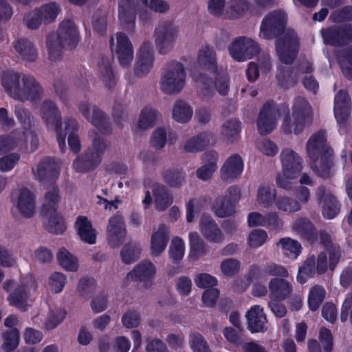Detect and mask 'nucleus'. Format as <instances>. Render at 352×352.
I'll use <instances>...</instances> for the list:
<instances>
[{"label":"nucleus","instance_id":"f257e3e1","mask_svg":"<svg viewBox=\"0 0 352 352\" xmlns=\"http://www.w3.org/2000/svg\"><path fill=\"white\" fill-rule=\"evenodd\" d=\"M287 15L281 10H273L263 19L258 36L265 40L276 38V50L280 60L292 65L298 52L299 39L296 32L286 29Z\"/></svg>","mask_w":352,"mask_h":352},{"label":"nucleus","instance_id":"f03ea898","mask_svg":"<svg viewBox=\"0 0 352 352\" xmlns=\"http://www.w3.org/2000/svg\"><path fill=\"white\" fill-rule=\"evenodd\" d=\"M306 153L311 170L324 179L334 175V152L327 142V133L320 130L313 133L306 143Z\"/></svg>","mask_w":352,"mask_h":352},{"label":"nucleus","instance_id":"7ed1b4c3","mask_svg":"<svg viewBox=\"0 0 352 352\" xmlns=\"http://www.w3.org/2000/svg\"><path fill=\"white\" fill-rule=\"evenodd\" d=\"M79 42V34L74 23L70 20L63 21L58 28L56 34L47 36V48L49 58L56 62L62 58L63 50H73Z\"/></svg>","mask_w":352,"mask_h":352},{"label":"nucleus","instance_id":"20e7f679","mask_svg":"<svg viewBox=\"0 0 352 352\" xmlns=\"http://www.w3.org/2000/svg\"><path fill=\"white\" fill-rule=\"evenodd\" d=\"M311 122V107L304 98H295L292 114L283 119L282 129L285 134L298 135L302 133L307 123Z\"/></svg>","mask_w":352,"mask_h":352},{"label":"nucleus","instance_id":"39448f33","mask_svg":"<svg viewBox=\"0 0 352 352\" xmlns=\"http://www.w3.org/2000/svg\"><path fill=\"white\" fill-rule=\"evenodd\" d=\"M186 76L185 69L182 63L177 60L168 63L160 76L161 91L168 95L179 93L185 86Z\"/></svg>","mask_w":352,"mask_h":352},{"label":"nucleus","instance_id":"423d86ee","mask_svg":"<svg viewBox=\"0 0 352 352\" xmlns=\"http://www.w3.org/2000/svg\"><path fill=\"white\" fill-rule=\"evenodd\" d=\"M39 114L47 128L54 129L60 149L63 152L66 148L65 135L61 133L62 116L57 104L50 99L43 100L39 107Z\"/></svg>","mask_w":352,"mask_h":352},{"label":"nucleus","instance_id":"0eeeda50","mask_svg":"<svg viewBox=\"0 0 352 352\" xmlns=\"http://www.w3.org/2000/svg\"><path fill=\"white\" fill-rule=\"evenodd\" d=\"M178 32V27L171 21H161L157 23L153 32V38L160 54H166L173 50Z\"/></svg>","mask_w":352,"mask_h":352},{"label":"nucleus","instance_id":"6e6552de","mask_svg":"<svg viewBox=\"0 0 352 352\" xmlns=\"http://www.w3.org/2000/svg\"><path fill=\"white\" fill-rule=\"evenodd\" d=\"M230 56L236 61H245L253 58L261 51L258 44L250 38L240 36L228 47Z\"/></svg>","mask_w":352,"mask_h":352},{"label":"nucleus","instance_id":"1a4fd4ad","mask_svg":"<svg viewBox=\"0 0 352 352\" xmlns=\"http://www.w3.org/2000/svg\"><path fill=\"white\" fill-rule=\"evenodd\" d=\"M321 34L324 43L332 46H343L352 41V25H333L323 28Z\"/></svg>","mask_w":352,"mask_h":352},{"label":"nucleus","instance_id":"9d476101","mask_svg":"<svg viewBox=\"0 0 352 352\" xmlns=\"http://www.w3.org/2000/svg\"><path fill=\"white\" fill-rule=\"evenodd\" d=\"M154 60L152 43L150 41L143 42L136 54L133 66L134 75L138 78L146 76L153 68Z\"/></svg>","mask_w":352,"mask_h":352},{"label":"nucleus","instance_id":"9b49d317","mask_svg":"<svg viewBox=\"0 0 352 352\" xmlns=\"http://www.w3.org/2000/svg\"><path fill=\"white\" fill-rule=\"evenodd\" d=\"M279 116L280 111L275 102H265L260 110L256 122L259 133L263 135L270 133L275 129Z\"/></svg>","mask_w":352,"mask_h":352},{"label":"nucleus","instance_id":"f8f14e48","mask_svg":"<svg viewBox=\"0 0 352 352\" xmlns=\"http://www.w3.org/2000/svg\"><path fill=\"white\" fill-rule=\"evenodd\" d=\"M116 43H113V37L110 43L113 54H116L119 63L123 67H129L133 58V47L129 38L122 32L116 34Z\"/></svg>","mask_w":352,"mask_h":352},{"label":"nucleus","instance_id":"ddd939ff","mask_svg":"<svg viewBox=\"0 0 352 352\" xmlns=\"http://www.w3.org/2000/svg\"><path fill=\"white\" fill-rule=\"evenodd\" d=\"M127 231L123 217L120 214L112 216L107 227V239L109 245L113 248H119L126 240Z\"/></svg>","mask_w":352,"mask_h":352},{"label":"nucleus","instance_id":"4468645a","mask_svg":"<svg viewBox=\"0 0 352 352\" xmlns=\"http://www.w3.org/2000/svg\"><path fill=\"white\" fill-rule=\"evenodd\" d=\"M140 0H121L118 5V21L123 30L129 34L135 30L138 3Z\"/></svg>","mask_w":352,"mask_h":352},{"label":"nucleus","instance_id":"2eb2a0df","mask_svg":"<svg viewBox=\"0 0 352 352\" xmlns=\"http://www.w3.org/2000/svg\"><path fill=\"white\" fill-rule=\"evenodd\" d=\"M282 171L289 177H298L302 170V160L293 150L286 148L280 153Z\"/></svg>","mask_w":352,"mask_h":352},{"label":"nucleus","instance_id":"dca6fc26","mask_svg":"<svg viewBox=\"0 0 352 352\" xmlns=\"http://www.w3.org/2000/svg\"><path fill=\"white\" fill-rule=\"evenodd\" d=\"M316 196L318 203L322 202V214L324 218L333 219L340 212L339 203L324 186H320L316 192Z\"/></svg>","mask_w":352,"mask_h":352},{"label":"nucleus","instance_id":"f3484780","mask_svg":"<svg viewBox=\"0 0 352 352\" xmlns=\"http://www.w3.org/2000/svg\"><path fill=\"white\" fill-rule=\"evenodd\" d=\"M170 239L169 227L164 223L154 228L151 236V255L158 257L164 252Z\"/></svg>","mask_w":352,"mask_h":352},{"label":"nucleus","instance_id":"a211bd4d","mask_svg":"<svg viewBox=\"0 0 352 352\" xmlns=\"http://www.w3.org/2000/svg\"><path fill=\"white\" fill-rule=\"evenodd\" d=\"M32 170L40 182L52 181L58 177L59 165L55 159L45 157L40 161L36 168L32 167Z\"/></svg>","mask_w":352,"mask_h":352},{"label":"nucleus","instance_id":"6ab92c4d","mask_svg":"<svg viewBox=\"0 0 352 352\" xmlns=\"http://www.w3.org/2000/svg\"><path fill=\"white\" fill-rule=\"evenodd\" d=\"M156 274V267L148 260L140 262L126 274V279L131 281H146L154 278Z\"/></svg>","mask_w":352,"mask_h":352},{"label":"nucleus","instance_id":"aec40b11","mask_svg":"<svg viewBox=\"0 0 352 352\" xmlns=\"http://www.w3.org/2000/svg\"><path fill=\"white\" fill-rule=\"evenodd\" d=\"M270 298L284 300L289 297L293 292L292 283L283 278H272L268 284Z\"/></svg>","mask_w":352,"mask_h":352},{"label":"nucleus","instance_id":"412c9836","mask_svg":"<svg viewBox=\"0 0 352 352\" xmlns=\"http://www.w3.org/2000/svg\"><path fill=\"white\" fill-rule=\"evenodd\" d=\"M199 227L201 234L209 241L220 243L223 240V234L214 220L209 215L203 214Z\"/></svg>","mask_w":352,"mask_h":352},{"label":"nucleus","instance_id":"4be33fe9","mask_svg":"<svg viewBox=\"0 0 352 352\" xmlns=\"http://www.w3.org/2000/svg\"><path fill=\"white\" fill-rule=\"evenodd\" d=\"M197 60L201 69L212 74L217 73V54L213 47L209 45L202 47L198 52Z\"/></svg>","mask_w":352,"mask_h":352},{"label":"nucleus","instance_id":"5701e85b","mask_svg":"<svg viewBox=\"0 0 352 352\" xmlns=\"http://www.w3.org/2000/svg\"><path fill=\"white\" fill-rule=\"evenodd\" d=\"M351 98L344 90H340L334 99V113L339 124L344 123L350 115Z\"/></svg>","mask_w":352,"mask_h":352},{"label":"nucleus","instance_id":"b1692460","mask_svg":"<svg viewBox=\"0 0 352 352\" xmlns=\"http://www.w3.org/2000/svg\"><path fill=\"white\" fill-rule=\"evenodd\" d=\"M248 328L251 332H263L267 329V320L263 310L254 305L246 313Z\"/></svg>","mask_w":352,"mask_h":352},{"label":"nucleus","instance_id":"393cba45","mask_svg":"<svg viewBox=\"0 0 352 352\" xmlns=\"http://www.w3.org/2000/svg\"><path fill=\"white\" fill-rule=\"evenodd\" d=\"M243 162L238 154L229 157L221 168V177L226 181L238 177L242 173Z\"/></svg>","mask_w":352,"mask_h":352},{"label":"nucleus","instance_id":"a878e982","mask_svg":"<svg viewBox=\"0 0 352 352\" xmlns=\"http://www.w3.org/2000/svg\"><path fill=\"white\" fill-rule=\"evenodd\" d=\"M20 102H40L44 97V89L41 84L32 75H29Z\"/></svg>","mask_w":352,"mask_h":352},{"label":"nucleus","instance_id":"bb28decb","mask_svg":"<svg viewBox=\"0 0 352 352\" xmlns=\"http://www.w3.org/2000/svg\"><path fill=\"white\" fill-rule=\"evenodd\" d=\"M293 229L301 238L311 243H314L318 239L317 229L307 217L297 219L294 223Z\"/></svg>","mask_w":352,"mask_h":352},{"label":"nucleus","instance_id":"cd10ccee","mask_svg":"<svg viewBox=\"0 0 352 352\" xmlns=\"http://www.w3.org/2000/svg\"><path fill=\"white\" fill-rule=\"evenodd\" d=\"M155 208L159 211L166 210L173 201V195L166 186L155 183L152 186Z\"/></svg>","mask_w":352,"mask_h":352},{"label":"nucleus","instance_id":"c85d7f7f","mask_svg":"<svg viewBox=\"0 0 352 352\" xmlns=\"http://www.w3.org/2000/svg\"><path fill=\"white\" fill-rule=\"evenodd\" d=\"M17 208L20 214L25 218H31L35 214V197L28 188H22L20 191Z\"/></svg>","mask_w":352,"mask_h":352},{"label":"nucleus","instance_id":"c756f323","mask_svg":"<svg viewBox=\"0 0 352 352\" xmlns=\"http://www.w3.org/2000/svg\"><path fill=\"white\" fill-rule=\"evenodd\" d=\"M18 56L28 62L35 61L38 53L34 44L25 38H19L13 43Z\"/></svg>","mask_w":352,"mask_h":352},{"label":"nucleus","instance_id":"7c9ffc66","mask_svg":"<svg viewBox=\"0 0 352 352\" xmlns=\"http://www.w3.org/2000/svg\"><path fill=\"white\" fill-rule=\"evenodd\" d=\"M89 137L91 140V144L88 151L101 162L102 157L109 148V144L104 138L95 130L89 133Z\"/></svg>","mask_w":352,"mask_h":352},{"label":"nucleus","instance_id":"2f4dec72","mask_svg":"<svg viewBox=\"0 0 352 352\" xmlns=\"http://www.w3.org/2000/svg\"><path fill=\"white\" fill-rule=\"evenodd\" d=\"M78 234L82 241L89 244H94L96 239L95 230L86 217H78L76 221Z\"/></svg>","mask_w":352,"mask_h":352},{"label":"nucleus","instance_id":"473e14b6","mask_svg":"<svg viewBox=\"0 0 352 352\" xmlns=\"http://www.w3.org/2000/svg\"><path fill=\"white\" fill-rule=\"evenodd\" d=\"M164 182L170 188H179L186 182V173L180 168H168L162 173Z\"/></svg>","mask_w":352,"mask_h":352},{"label":"nucleus","instance_id":"72a5a7b5","mask_svg":"<svg viewBox=\"0 0 352 352\" xmlns=\"http://www.w3.org/2000/svg\"><path fill=\"white\" fill-rule=\"evenodd\" d=\"M141 252L142 249L139 243L133 241H129L123 246L120 255L122 261L126 265H129L140 258Z\"/></svg>","mask_w":352,"mask_h":352},{"label":"nucleus","instance_id":"f704fd0d","mask_svg":"<svg viewBox=\"0 0 352 352\" xmlns=\"http://www.w3.org/2000/svg\"><path fill=\"white\" fill-rule=\"evenodd\" d=\"M212 139V135L211 133H201L187 141L184 146V150L188 153L201 151L210 144Z\"/></svg>","mask_w":352,"mask_h":352},{"label":"nucleus","instance_id":"c9c22d12","mask_svg":"<svg viewBox=\"0 0 352 352\" xmlns=\"http://www.w3.org/2000/svg\"><path fill=\"white\" fill-rule=\"evenodd\" d=\"M241 124L236 119H230L226 121L221 126V134L223 139L229 142L234 143L240 135Z\"/></svg>","mask_w":352,"mask_h":352},{"label":"nucleus","instance_id":"e433bc0d","mask_svg":"<svg viewBox=\"0 0 352 352\" xmlns=\"http://www.w3.org/2000/svg\"><path fill=\"white\" fill-rule=\"evenodd\" d=\"M100 163L87 151L74 160L73 166L76 171L84 173L94 170Z\"/></svg>","mask_w":352,"mask_h":352},{"label":"nucleus","instance_id":"4c0bfd02","mask_svg":"<svg viewBox=\"0 0 352 352\" xmlns=\"http://www.w3.org/2000/svg\"><path fill=\"white\" fill-rule=\"evenodd\" d=\"M192 109L186 102L181 100L175 102L173 108V118L175 121L186 123L192 118Z\"/></svg>","mask_w":352,"mask_h":352},{"label":"nucleus","instance_id":"58836bf2","mask_svg":"<svg viewBox=\"0 0 352 352\" xmlns=\"http://www.w3.org/2000/svg\"><path fill=\"white\" fill-rule=\"evenodd\" d=\"M275 206L279 211L288 214L297 212L302 208L301 204L297 199L285 195L276 197Z\"/></svg>","mask_w":352,"mask_h":352},{"label":"nucleus","instance_id":"ea45409f","mask_svg":"<svg viewBox=\"0 0 352 352\" xmlns=\"http://www.w3.org/2000/svg\"><path fill=\"white\" fill-rule=\"evenodd\" d=\"M28 294L23 285L16 287L14 292L8 297L9 303L21 311H26L28 307Z\"/></svg>","mask_w":352,"mask_h":352},{"label":"nucleus","instance_id":"a19ab883","mask_svg":"<svg viewBox=\"0 0 352 352\" xmlns=\"http://www.w3.org/2000/svg\"><path fill=\"white\" fill-rule=\"evenodd\" d=\"M14 114L25 130L35 127L38 122L36 118L32 114L30 110L22 104L15 106Z\"/></svg>","mask_w":352,"mask_h":352},{"label":"nucleus","instance_id":"79ce46f5","mask_svg":"<svg viewBox=\"0 0 352 352\" xmlns=\"http://www.w3.org/2000/svg\"><path fill=\"white\" fill-rule=\"evenodd\" d=\"M236 204L228 197H219L214 204L215 214L221 218L229 217L234 213Z\"/></svg>","mask_w":352,"mask_h":352},{"label":"nucleus","instance_id":"37998d69","mask_svg":"<svg viewBox=\"0 0 352 352\" xmlns=\"http://www.w3.org/2000/svg\"><path fill=\"white\" fill-rule=\"evenodd\" d=\"M41 14L44 24H50L54 22L57 16L61 11L60 6L56 2H50L37 8Z\"/></svg>","mask_w":352,"mask_h":352},{"label":"nucleus","instance_id":"c03bdc74","mask_svg":"<svg viewBox=\"0 0 352 352\" xmlns=\"http://www.w3.org/2000/svg\"><path fill=\"white\" fill-rule=\"evenodd\" d=\"M276 245L280 246L284 253L293 258H296L302 251L300 243L289 237L281 238L276 243Z\"/></svg>","mask_w":352,"mask_h":352},{"label":"nucleus","instance_id":"a18cd8bd","mask_svg":"<svg viewBox=\"0 0 352 352\" xmlns=\"http://www.w3.org/2000/svg\"><path fill=\"white\" fill-rule=\"evenodd\" d=\"M316 272V258L312 255L307 257L299 268L297 280L299 283L303 284L307 279L314 277Z\"/></svg>","mask_w":352,"mask_h":352},{"label":"nucleus","instance_id":"49530a36","mask_svg":"<svg viewBox=\"0 0 352 352\" xmlns=\"http://www.w3.org/2000/svg\"><path fill=\"white\" fill-rule=\"evenodd\" d=\"M21 140L19 147L27 153H32L38 147V140L36 133L30 129L21 132Z\"/></svg>","mask_w":352,"mask_h":352},{"label":"nucleus","instance_id":"de8ad7c7","mask_svg":"<svg viewBox=\"0 0 352 352\" xmlns=\"http://www.w3.org/2000/svg\"><path fill=\"white\" fill-rule=\"evenodd\" d=\"M20 72H15L14 71H8L3 72L1 77V84L6 92L13 98L15 95L16 88L17 83L21 76Z\"/></svg>","mask_w":352,"mask_h":352},{"label":"nucleus","instance_id":"09e8293b","mask_svg":"<svg viewBox=\"0 0 352 352\" xmlns=\"http://www.w3.org/2000/svg\"><path fill=\"white\" fill-rule=\"evenodd\" d=\"M249 9L246 0H230L227 4L226 12L230 19H238L243 16Z\"/></svg>","mask_w":352,"mask_h":352},{"label":"nucleus","instance_id":"8fccbe9b","mask_svg":"<svg viewBox=\"0 0 352 352\" xmlns=\"http://www.w3.org/2000/svg\"><path fill=\"white\" fill-rule=\"evenodd\" d=\"M21 135V131H14L9 135H0V155L19 146Z\"/></svg>","mask_w":352,"mask_h":352},{"label":"nucleus","instance_id":"3c124183","mask_svg":"<svg viewBox=\"0 0 352 352\" xmlns=\"http://www.w3.org/2000/svg\"><path fill=\"white\" fill-rule=\"evenodd\" d=\"M90 122L103 133H109L111 131L109 120L107 115L96 107V111L91 115Z\"/></svg>","mask_w":352,"mask_h":352},{"label":"nucleus","instance_id":"603ef678","mask_svg":"<svg viewBox=\"0 0 352 352\" xmlns=\"http://www.w3.org/2000/svg\"><path fill=\"white\" fill-rule=\"evenodd\" d=\"M98 73L102 80L111 87L114 82V76L111 68V60L102 56L98 61Z\"/></svg>","mask_w":352,"mask_h":352},{"label":"nucleus","instance_id":"864d4df0","mask_svg":"<svg viewBox=\"0 0 352 352\" xmlns=\"http://www.w3.org/2000/svg\"><path fill=\"white\" fill-rule=\"evenodd\" d=\"M58 263L68 271H76L78 269L77 259L66 248H60L57 253Z\"/></svg>","mask_w":352,"mask_h":352},{"label":"nucleus","instance_id":"5fc2aeb1","mask_svg":"<svg viewBox=\"0 0 352 352\" xmlns=\"http://www.w3.org/2000/svg\"><path fill=\"white\" fill-rule=\"evenodd\" d=\"M276 191L269 186H263L257 191V201L265 208L272 205L276 200Z\"/></svg>","mask_w":352,"mask_h":352},{"label":"nucleus","instance_id":"6e6d98bb","mask_svg":"<svg viewBox=\"0 0 352 352\" xmlns=\"http://www.w3.org/2000/svg\"><path fill=\"white\" fill-rule=\"evenodd\" d=\"M3 343L2 348L6 351H12L19 345V332L18 329L14 328L6 331L3 334Z\"/></svg>","mask_w":352,"mask_h":352},{"label":"nucleus","instance_id":"4d7b16f0","mask_svg":"<svg viewBox=\"0 0 352 352\" xmlns=\"http://www.w3.org/2000/svg\"><path fill=\"white\" fill-rule=\"evenodd\" d=\"M326 292L321 286H314L309 292L308 298V303L309 308L312 311H316L318 309L321 303L325 298Z\"/></svg>","mask_w":352,"mask_h":352},{"label":"nucleus","instance_id":"13d9d810","mask_svg":"<svg viewBox=\"0 0 352 352\" xmlns=\"http://www.w3.org/2000/svg\"><path fill=\"white\" fill-rule=\"evenodd\" d=\"M184 250L183 241L179 237L173 238L168 249L169 256L173 263H177L183 258Z\"/></svg>","mask_w":352,"mask_h":352},{"label":"nucleus","instance_id":"bf43d9fd","mask_svg":"<svg viewBox=\"0 0 352 352\" xmlns=\"http://www.w3.org/2000/svg\"><path fill=\"white\" fill-rule=\"evenodd\" d=\"M158 116V111L152 109H144L139 119L138 126L142 129H148L154 126Z\"/></svg>","mask_w":352,"mask_h":352},{"label":"nucleus","instance_id":"052dcab7","mask_svg":"<svg viewBox=\"0 0 352 352\" xmlns=\"http://www.w3.org/2000/svg\"><path fill=\"white\" fill-rule=\"evenodd\" d=\"M45 218L47 219L45 228L48 232L56 234L63 233L65 230V226L62 217L58 213Z\"/></svg>","mask_w":352,"mask_h":352},{"label":"nucleus","instance_id":"680f3d73","mask_svg":"<svg viewBox=\"0 0 352 352\" xmlns=\"http://www.w3.org/2000/svg\"><path fill=\"white\" fill-rule=\"evenodd\" d=\"M189 344L193 352H210L207 341L199 333L190 334Z\"/></svg>","mask_w":352,"mask_h":352},{"label":"nucleus","instance_id":"e2e57ef3","mask_svg":"<svg viewBox=\"0 0 352 352\" xmlns=\"http://www.w3.org/2000/svg\"><path fill=\"white\" fill-rule=\"evenodd\" d=\"M190 254L192 256L199 257L202 256L206 251L205 243L197 232L189 234Z\"/></svg>","mask_w":352,"mask_h":352},{"label":"nucleus","instance_id":"0e129e2a","mask_svg":"<svg viewBox=\"0 0 352 352\" xmlns=\"http://www.w3.org/2000/svg\"><path fill=\"white\" fill-rule=\"evenodd\" d=\"M276 79L280 86L284 88L293 87L296 83V78L293 76L292 70L288 67H280Z\"/></svg>","mask_w":352,"mask_h":352},{"label":"nucleus","instance_id":"69168bd1","mask_svg":"<svg viewBox=\"0 0 352 352\" xmlns=\"http://www.w3.org/2000/svg\"><path fill=\"white\" fill-rule=\"evenodd\" d=\"M66 311L62 309H55L51 310L45 325L47 329L56 328L64 320Z\"/></svg>","mask_w":352,"mask_h":352},{"label":"nucleus","instance_id":"338daca9","mask_svg":"<svg viewBox=\"0 0 352 352\" xmlns=\"http://www.w3.org/2000/svg\"><path fill=\"white\" fill-rule=\"evenodd\" d=\"M194 78L199 84L201 94L206 97H211L213 93L211 78L201 73L195 76Z\"/></svg>","mask_w":352,"mask_h":352},{"label":"nucleus","instance_id":"774afa93","mask_svg":"<svg viewBox=\"0 0 352 352\" xmlns=\"http://www.w3.org/2000/svg\"><path fill=\"white\" fill-rule=\"evenodd\" d=\"M77 289L81 296L89 298L95 292V280L92 278H82L79 281Z\"/></svg>","mask_w":352,"mask_h":352}]
</instances>
